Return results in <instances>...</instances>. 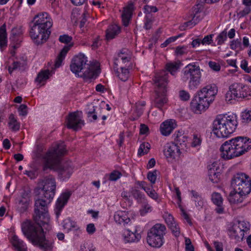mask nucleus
Returning a JSON list of instances; mask_svg holds the SVG:
<instances>
[{
  "label": "nucleus",
  "mask_w": 251,
  "mask_h": 251,
  "mask_svg": "<svg viewBox=\"0 0 251 251\" xmlns=\"http://www.w3.org/2000/svg\"><path fill=\"white\" fill-rule=\"evenodd\" d=\"M52 200L46 196L40 197V193H38L34 203V222L27 220L22 224L25 236L33 245L43 251H51L53 248V240L46 238L42 228L49 222L48 205Z\"/></svg>",
  "instance_id": "obj_1"
},
{
  "label": "nucleus",
  "mask_w": 251,
  "mask_h": 251,
  "mask_svg": "<svg viewBox=\"0 0 251 251\" xmlns=\"http://www.w3.org/2000/svg\"><path fill=\"white\" fill-rule=\"evenodd\" d=\"M66 151L64 143L61 142L47 152L44 157L43 171H46L48 169L54 170L58 172V177L62 180L69 179L74 169L71 161L61 162V157Z\"/></svg>",
  "instance_id": "obj_2"
},
{
  "label": "nucleus",
  "mask_w": 251,
  "mask_h": 251,
  "mask_svg": "<svg viewBox=\"0 0 251 251\" xmlns=\"http://www.w3.org/2000/svg\"><path fill=\"white\" fill-rule=\"evenodd\" d=\"M250 149L251 139L238 136L225 142L220 150L222 157L228 160L243 155Z\"/></svg>",
  "instance_id": "obj_3"
},
{
  "label": "nucleus",
  "mask_w": 251,
  "mask_h": 251,
  "mask_svg": "<svg viewBox=\"0 0 251 251\" xmlns=\"http://www.w3.org/2000/svg\"><path fill=\"white\" fill-rule=\"evenodd\" d=\"M70 67L72 73L83 77L86 81L90 82L91 79H95L98 75L95 66L88 63L87 57L82 53L74 57Z\"/></svg>",
  "instance_id": "obj_4"
},
{
  "label": "nucleus",
  "mask_w": 251,
  "mask_h": 251,
  "mask_svg": "<svg viewBox=\"0 0 251 251\" xmlns=\"http://www.w3.org/2000/svg\"><path fill=\"white\" fill-rule=\"evenodd\" d=\"M218 92V88L214 84L206 85L197 93L191 102V107L197 114L207 109L213 101Z\"/></svg>",
  "instance_id": "obj_5"
},
{
  "label": "nucleus",
  "mask_w": 251,
  "mask_h": 251,
  "mask_svg": "<svg viewBox=\"0 0 251 251\" xmlns=\"http://www.w3.org/2000/svg\"><path fill=\"white\" fill-rule=\"evenodd\" d=\"M237 125L235 114L218 115L213 122L212 131L218 138H227L235 131Z\"/></svg>",
  "instance_id": "obj_6"
},
{
  "label": "nucleus",
  "mask_w": 251,
  "mask_h": 251,
  "mask_svg": "<svg viewBox=\"0 0 251 251\" xmlns=\"http://www.w3.org/2000/svg\"><path fill=\"white\" fill-rule=\"evenodd\" d=\"M201 76L200 68L195 64H189L181 71V79L184 82L188 81V87L190 90L198 88L201 83Z\"/></svg>",
  "instance_id": "obj_7"
},
{
  "label": "nucleus",
  "mask_w": 251,
  "mask_h": 251,
  "mask_svg": "<svg viewBox=\"0 0 251 251\" xmlns=\"http://www.w3.org/2000/svg\"><path fill=\"white\" fill-rule=\"evenodd\" d=\"M166 227L164 225L156 224L148 231L147 241L148 244L154 248L161 247L164 242Z\"/></svg>",
  "instance_id": "obj_8"
},
{
  "label": "nucleus",
  "mask_w": 251,
  "mask_h": 251,
  "mask_svg": "<svg viewBox=\"0 0 251 251\" xmlns=\"http://www.w3.org/2000/svg\"><path fill=\"white\" fill-rule=\"evenodd\" d=\"M56 182L55 178L52 176H49L41 179L39 183L38 193L40 197H48L53 199L55 194Z\"/></svg>",
  "instance_id": "obj_9"
},
{
  "label": "nucleus",
  "mask_w": 251,
  "mask_h": 251,
  "mask_svg": "<svg viewBox=\"0 0 251 251\" xmlns=\"http://www.w3.org/2000/svg\"><path fill=\"white\" fill-rule=\"evenodd\" d=\"M231 186L236 191L248 195L251 191V180L248 176L244 173L235 175L231 180Z\"/></svg>",
  "instance_id": "obj_10"
},
{
  "label": "nucleus",
  "mask_w": 251,
  "mask_h": 251,
  "mask_svg": "<svg viewBox=\"0 0 251 251\" xmlns=\"http://www.w3.org/2000/svg\"><path fill=\"white\" fill-rule=\"evenodd\" d=\"M30 36L36 45H40L46 42L50 34V31H47L32 21L30 24Z\"/></svg>",
  "instance_id": "obj_11"
},
{
  "label": "nucleus",
  "mask_w": 251,
  "mask_h": 251,
  "mask_svg": "<svg viewBox=\"0 0 251 251\" xmlns=\"http://www.w3.org/2000/svg\"><path fill=\"white\" fill-rule=\"evenodd\" d=\"M169 73L167 71H161L155 74L153 79L156 87L155 92L167 93Z\"/></svg>",
  "instance_id": "obj_12"
},
{
  "label": "nucleus",
  "mask_w": 251,
  "mask_h": 251,
  "mask_svg": "<svg viewBox=\"0 0 251 251\" xmlns=\"http://www.w3.org/2000/svg\"><path fill=\"white\" fill-rule=\"evenodd\" d=\"M244 88V86L241 83H235L231 85L226 95V100L230 101L232 99L245 97Z\"/></svg>",
  "instance_id": "obj_13"
},
{
  "label": "nucleus",
  "mask_w": 251,
  "mask_h": 251,
  "mask_svg": "<svg viewBox=\"0 0 251 251\" xmlns=\"http://www.w3.org/2000/svg\"><path fill=\"white\" fill-rule=\"evenodd\" d=\"M163 153L167 159H175L181 154L180 147L173 142L168 143L163 147Z\"/></svg>",
  "instance_id": "obj_14"
},
{
  "label": "nucleus",
  "mask_w": 251,
  "mask_h": 251,
  "mask_svg": "<svg viewBox=\"0 0 251 251\" xmlns=\"http://www.w3.org/2000/svg\"><path fill=\"white\" fill-rule=\"evenodd\" d=\"M67 121V127L75 131L80 129L84 124L76 112L70 113L68 116Z\"/></svg>",
  "instance_id": "obj_15"
},
{
  "label": "nucleus",
  "mask_w": 251,
  "mask_h": 251,
  "mask_svg": "<svg viewBox=\"0 0 251 251\" xmlns=\"http://www.w3.org/2000/svg\"><path fill=\"white\" fill-rule=\"evenodd\" d=\"M46 12L39 14L34 17L32 22L45 28L47 31H50L49 29L52 26V24Z\"/></svg>",
  "instance_id": "obj_16"
},
{
  "label": "nucleus",
  "mask_w": 251,
  "mask_h": 251,
  "mask_svg": "<svg viewBox=\"0 0 251 251\" xmlns=\"http://www.w3.org/2000/svg\"><path fill=\"white\" fill-rule=\"evenodd\" d=\"M70 196V192H67L62 193L60 196L57 199L55 204V208L54 209L57 218H58L59 216L62 209L67 204Z\"/></svg>",
  "instance_id": "obj_17"
},
{
  "label": "nucleus",
  "mask_w": 251,
  "mask_h": 251,
  "mask_svg": "<svg viewBox=\"0 0 251 251\" xmlns=\"http://www.w3.org/2000/svg\"><path fill=\"white\" fill-rule=\"evenodd\" d=\"M174 142L177 147H180V150L184 149L188 142V137L184 134L182 130H178L173 135Z\"/></svg>",
  "instance_id": "obj_18"
},
{
  "label": "nucleus",
  "mask_w": 251,
  "mask_h": 251,
  "mask_svg": "<svg viewBox=\"0 0 251 251\" xmlns=\"http://www.w3.org/2000/svg\"><path fill=\"white\" fill-rule=\"evenodd\" d=\"M247 195L241 191H236L234 189L230 192L227 199L231 204H236L243 202Z\"/></svg>",
  "instance_id": "obj_19"
},
{
  "label": "nucleus",
  "mask_w": 251,
  "mask_h": 251,
  "mask_svg": "<svg viewBox=\"0 0 251 251\" xmlns=\"http://www.w3.org/2000/svg\"><path fill=\"white\" fill-rule=\"evenodd\" d=\"M217 165V163L214 162L208 166L209 178L214 183H218L220 180V173L218 171L219 168L216 166Z\"/></svg>",
  "instance_id": "obj_20"
},
{
  "label": "nucleus",
  "mask_w": 251,
  "mask_h": 251,
  "mask_svg": "<svg viewBox=\"0 0 251 251\" xmlns=\"http://www.w3.org/2000/svg\"><path fill=\"white\" fill-rule=\"evenodd\" d=\"M176 125L172 120H167L160 125V130L162 135L168 136L176 127Z\"/></svg>",
  "instance_id": "obj_21"
},
{
  "label": "nucleus",
  "mask_w": 251,
  "mask_h": 251,
  "mask_svg": "<svg viewBox=\"0 0 251 251\" xmlns=\"http://www.w3.org/2000/svg\"><path fill=\"white\" fill-rule=\"evenodd\" d=\"M229 235L231 239L239 242L243 240L244 233L242 230L240 229L236 225H233L229 229Z\"/></svg>",
  "instance_id": "obj_22"
},
{
  "label": "nucleus",
  "mask_w": 251,
  "mask_h": 251,
  "mask_svg": "<svg viewBox=\"0 0 251 251\" xmlns=\"http://www.w3.org/2000/svg\"><path fill=\"white\" fill-rule=\"evenodd\" d=\"M133 9V3L129 4L127 7L123 10L122 14L123 24L125 26H127L131 18L132 10Z\"/></svg>",
  "instance_id": "obj_23"
},
{
  "label": "nucleus",
  "mask_w": 251,
  "mask_h": 251,
  "mask_svg": "<svg viewBox=\"0 0 251 251\" xmlns=\"http://www.w3.org/2000/svg\"><path fill=\"white\" fill-rule=\"evenodd\" d=\"M72 46V45L65 46L60 51V53H59V54L58 55L55 59L54 63L55 68H59L61 65L63 60L64 59L67 52L70 50V48Z\"/></svg>",
  "instance_id": "obj_24"
},
{
  "label": "nucleus",
  "mask_w": 251,
  "mask_h": 251,
  "mask_svg": "<svg viewBox=\"0 0 251 251\" xmlns=\"http://www.w3.org/2000/svg\"><path fill=\"white\" fill-rule=\"evenodd\" d=\"M156 97L154 99L155 106L161 109L162 107L167 103L166 93L155 92Z\"/></svg>",
  "instance_id": "obj_25"
},
{
  "label": "nucleus",
  "mask_w": 251,
  "mask_h": 251,
  "mask_svg": "<svg viewBox=\"0 0 251 251\" xmlns=\"http://www.w3.org/2000/svg\"><path fill=\"white\" fill-rule=\"evenodd\" d=\"M114 218L117 223L124 225L128 224L130 221L127 214L124 211L116 212L114 215Z\"/></svg>",
  "instance_id": "obj_26"
},
{
  "label": "nucleus",
  "mask_w": 251,
  "mask_h": 251,
  "mask_svg": "<svg viewBox=\"0 0 251 251\" xmlns=\"http://www.w3.org/2000/svg\"><path fill=\"white\" fill-rule=\"evenodd\" d=\"M101 108L100 106H93V109L91 110L86 111V114L87 115V117L89 119V120L90 122H94L97 120L98 119V116H100V111Z\"/></svg>",
  "instance_id": "obj_27"
},
{
  "label": "nucleus",
  "mask_w": 251,
  "mask_h": 251,
  "mask_svg": "<svg viewBox=\"0 0 251 251\" xmlns=\"http://www.w3.org/2000/svg\"><path fill=\"white\" fill-rule=\"evenodd\" d=\"M120 32V28L117 25H110L106 30V37L107 40L112 39Z\"/></svg>",
  "instance_id": "obj_28"
},
{
  "label": "nucleus",
  "mask_w": 251,
  "mask_h": 251,
  "mask_svg": "<svg viewBox=\"0 0 251 251\" xmlns=\"http://www.w3.org/2000/svg\"><path fill=\"white\" fill-rule=\"evenodd\" d=\"M129 193L138 203L144 201L146 198L145 195L136 187H132Z\"/></svg>",
  "instance_id": "obj_29"
},
{
  "label": "nucleus",
  "mask_w": 251,
  "mask_h": 251,
  "mask_svg": "<svg viewBox=\"0 0 251 251\" xmlns=\"http://www.w3.org/2000/svg\"><path fill=\"white\" fill-rule=\"evenodd\" d=\"M12 243L17 251H26L23 241L19 239L17 236H13Z\"/></svg>",
  "instance_id": "obj_30"
},
{
  "label": "nucleus",
  "mask_w": 251,
  "mask_h": 251,
  "mask_svg": "<svg viewBox=\"0 0 251 251\" xmlns=\"http://www.w3.org/2000/svg\"><path fill=\"white\" fill-rule=\"evenodd\" d=\"M7 46V34L6 25L4 24L0 27V48L2 49Z\"/></svg>",
  "instance_id": "obj_31"
},
{
  "label": "nucleus",
  "mask_w": 251,
  "mask_h": 251,
  "mask_svg": "<svg viewBox=\"0 0 251 251\" xmlns=\"http://www.w3.org/2000/svg\"><path fill=\"white\" fill-rule=\"evenodd\" d=\"M179 67L180 63H179L176 62L168 63L166 64V70L164 71H167L169 74L170 73L172 75H175Z\"/></svg>",
  "instance_id": "obj_32"
},
{
  "label": "nucleus",
  "mask_w": 251,
  "mask_h": 251,
  "mask_svg": "<svg viewBox=\"0 0 251 251\" xmlns=\"http://www.w3.org/2000/svg\"><path fill=\"white\" fill-rule=\"evenodd\" d=\"M121 72L117 71L116 72L117 76L119 78L120 80L123 81H126L129 76V72L128 69L124 66L121 67Z\"/></svg>",
  "instance_id": "obj_33"
},
{
  "label": "nucleus",
  "mask_w": 251,
  "mask_h": 251,
  "mask_svg": "<svg viewBox=\"0 0 251 251\" xmlns=\"http://www.w3.org/2000/svg\"><path fill=\"white\" fill-rule=\"evenodd\" d=\"M63 227L68 232L73 230L74 228H77V224L70 218L66 219L63 221Z\"/></svg>",
  "instance_id": "obj_34"
},
{
  "label": "nucleus",
  "mask_w": 251,
  "mask_h": 251,
  "mask_svg": "<svg viewBox=\"0 0 251 251\" xmlns=\"http://www.w3.org/2000/svg\"><path fill=\"white\" fill-rule=\"evenodd\" d=\"M141 238V235L139 234H136L127 230L126 235L125 236V239L128 242H138Z\"/></svg>",
  "instance_id": "obj_35"
},
{
  "label": "nucleus",
  "mask_w": 251,
  "mask_h": 251,
  "mask_svg": "<svg viewBox=\"0 0 251 251\" xmlns=\"http://www.w3.org/2000/svg\"><path fill=\"white\" fill-rule=\"evenodd\" d=\"M129 57H130V56L128 53V50L126 49H123L118 53L117 56L115 58L114 64L116 65H118V63H121L122 60H124L126 58Z\"/></svg>",
  "instance_id": "obj_36"
},
{
  "label": "nucleus",
  "mask_w": 251,
  "mask_h": 251,
  "mask_svg": "<svg viewBox=\"0 0 251 251\" xmlns=\"http://www.w3.org/2000/svg\"><path fill=\"white\" fill-rule=\"evenodd\" d=\"M139 203L142 204V208L140 209V212L141 215H144L147 213L151 211V207L149 204L147 198L144 201H142Z\"/></svg>",
  "instance_id": "obj_37"
},
{
  "label": "nucleus",
  "mask_w": 251,
  "mask_h": 251,
  "mask_svg": "<svg viewBox=\"0 0 251 251\" xmlns=\"http://www.w3.org/2000/svg\"><path fill=\"white\" fill-rule=\"evenodd\" d=\"M50 75V71L48 70L42 71L40 72L36 78V81L41 83L46 81Z\"/></svg>",
  "instance_id": "obj_38"
},
{
  "label": "nucleus",
  "mask_w": 251,
  "mask_h": 251,
  "mask_svg": "<svg viewBox=\"0 0 251 251\" xmlns=\"http://www.w3.org/2000/svg\"><path fill=\"white\" fill-rule=\"evenodd\" d=\"M9 125L10 126V128L13 131H17L20 128V124L17 122L16 119L15 118L13 114H11L9 116Z\"/></svg>",
  "instance_id": "obj_39"
},
{
  "label": "nucleus",
  "mask_w": 251,
  "mask_h": 251,
  "mask_svg": "<svg viewBox=\"0 0 251 251\" xmlns=\"http://www.w3.org/2000/svg\"><path fill=\"white\" fill-rule=\"evenodd\" d=\"M191 193L194 198V200L196 202V206L201 208L203 205V201L201 196L194 190L191 191Z\"/></svg>",
  "instance_id": "obj_40"
},
{
  "label": "nucleus",
  "mask_w": 251,
  "mask_h": 251,
  "mask_svg": "<svg viewBox=\"0 0 251 251\" xmlns=\"http://www.w3.org/2000/svg\"><path fill=\"white\" fill-rule=\"evenodd\" d=\"M151 146L147 142H144L141 144L138 149V154L140 156H142L147 154L150 149Z\"/></svg>",
  "instance_id": "obj_41"
},
{
  "label": "nucleus",
  "mask_w": 251,
  "mask_h": 251,
  "mask_svg": "<svg viewBox=\"0 0 251 251\" xmlns=\"http://www.w3.org/2000/svg\"><path fill=\"white\" fill-rule=\"evenodd\" d=\"M22 33V30L21 26L14 27L11 30L10 39L13 41H15L17 40V37L19 36Z\"/></svg>",
  "instance_id": "obj_42"
},
{
  "label": "nucleus",
  "mask_w": 251,
  "mask_h": 251,
  "mask_svg": "<svg viewBox=\"0 0 251 251\" xmlns=\"http://www.w3.org/2000/svg\"><path fill=\"white\" fill-rule=\"evenodd\" d=\"M211 199L213 202L217 206H220L223 204V198L221 194L218 193H213Z\"/></svg>",
  "instance_id": "obj_43"
},
{
  "label": "nucleus",
  "mask_w": 251,
  "mask_h": 251,
  "mask_svg": "<svg viewBox=\"0 0 251 251\" xmlns=\"http://www.w3.org/2000/svg\"><path fill=\"white\" fill-rule=\"evenodd\" d=\"M227 39V32L226 29L221 32L217 37V44L222 45Z\"/></svg>",
  "instance_id": "obj_44"
},
{
  "label": "nucleus",
  "mask_w": 251,
  "mask_h": 251,
  "mask_svg": "<svg viewBox=\"0 0 251 251\" xmlns=\"http://www.w3.org/2000/svg\"><path fill=\"white\" fill-rule=\"evenodd\" d=\"M157 171L154 170L152 172H149L147 174V178L151 184H154L156 180Z\"/></svg>",
  "instance_id": "obj_45"
},
{
  "label": "nucleus",
  "mask_w": 251,
  "mask_h": 251,
  "mask_svg": "<svg viewBox=\"0 0 251 251\" xmlns=\"http://www.w3.org/2000/svg\"><path fill=\"white\" fill-rule=\"evenodd\" d=\"M122 176V174L118 171H113L109 174V179L110 181H116Z\"/></svg>",
  "instance_id": "obj_46"
},
{
  "label": "nucleus",
  "mask_w": 251,
  "mask_h": 251,
  "mask_svg": "<svg viewBox=\"0 0 251 251\" xmlns=\"http://www.w3.org/2000/svg\"><path fill=\"white\" fill-rule=\"evenodd\" d=\"M179 97L180 100L183 101H188L190 98L189 93L184 90L179 91Z\"/></svg>",
  "instance_id": "obj_47"
},
{
  "label": "nucleus",
  "mask_w": 251,
  "mask_h": 251,
  "mask_svg": "<svg viewBox=\"0 0 251 251\" xmlns=\"http://www.w3.org/2000/svg\"><path fill=\"white\" fill-rule=\"evenodd\" d=\"M168 227L170 228L172 233L175 236L177 237L179 235L180 229L176 222L169 226Z\"/></svg>",
  "instance_id": "obj_48"
},
{
  "label": "nucleus",
  "mask_w": 251,
  "mask_h": 251,
  "mask_svg": "<svg viewBox=\"0 0 251 251\" xmlns=\"http://www.w3.org/2000/svg\"><path fill=\"white\" fill-rule=\"evenodd\" d=\"M187 47L178 46L176 48L175 53L177 55H182L187 53Z\"/></svg>",
  "instance_id": "obj_49"
},
{
  "label": "nucleus",
  "mask_w": 251,
  "mask_h": 251,
  "mask_svg": "<svg viewBox=\"0 0 251 251\" xmlns=\"http://www.w3.org/2000/svg\"><path fill=\"white\" fill-rule=\"evenodd\" d=\"M241 117L243 123H247L251 121V114L249 111L242 112Z\"/></svg>",
  "instance_id": "obj_50"
},
{
  "label": "nucleus",
  "mask_w": 251,
  "mask_h": 251,
  "mask_svg": "<svg viewBox=\"0 0 251 251\" xmlns=\"http://www.w3.org/2000/svg\"><path fill=\"white\" fill-rule=\"evenodd\" d=\"M72 40V37L67 34L60 35L59 38V41L63 43L68 44Z\"/></svg>",
  "instance_id": "obj_51"
},
{
  "label": "nucleus",
  "mask_w": 251,
  "mask_h": 251,
  "mask_svg": "<svg viewBox=\"0 0 251 251\" xmlns=\"http://www.w3.org/2000/svg\"><path fill=\"white\" fill-rule=\"evenodd\" d=\"M26 65L25 62H20V61H14L12 64V70L17 69H22Z\"/></svg>",
  "instance_id": "obj_52"
},
{
  "label": "nucleus",
  "mask_w": 251,
  "mask_h": 251,
  "mask_svg": "<svg viewBox=\"0 0 251 251\" xmlns=\"http://www.w3.org/2000/svg\"><path fill=\"white\" fill-rule=\"evenodd\" d=\"M209 67L213 71L218 72L221 69V66L217 62L213 61H209L208 63Z\"/></svg>",
  "instance_id": "obj_53"
},
{
  "label": "nucleus",
  "mask_w": 251,
  "mask_h": 251,
  "mask_svg": "<svg viewBox=\"0 0 251 251\" xmlns=\"http://www.w3.org/2000/svg\"><path fill=\"white\" fill-rule=\"evenodd\" d=\"M241 68L244 70L245 72L250 73L251 72V66L248 67V62L246 60H243L241 61Z\"/></svg>",
  "instance_id": "obj_54"
},
{
  "label": "nucleus",
  "mask_w": 251,
  "mask_h": 251,
  "mask_svg": "<svg viewBox=\"0 0 251 251\" xmlns=\"http://www.w3.org/2000/svg\"><path fill=\"white\" fill-rule=\"evenodd\" d=\"M143 112V108L139 106V104H136V108L135 110V113L136 114L137 117L134 118L132 120L134 121L137 119V118L139 117Z\"/></svg>",
  "instance_id": "obj_55"
},
{
  "label": "nucleus",
  "mask_w": 251,
  "mask_h": 251,
  "mask_svg": "<svg viewBox=\"0 0 251 251\" xmlns=\"http://www.w3.org/2000/svg\"><path fill=\"white\" fill-rule=\"evenodd\" d=\"M27 106L25 104H21L18 108L20 115L23 116H25L27 114Z\"/></svg>",
  "instance_id": "obj_56"
},
{
  "label": "nucleus",
  "mask_w": 251,
  "mask_h": 251,
  "mask_svg": "<svg viewBox=\"0 0 251 251\" xmlns=\"http://www.w3.org/2000/svg\"><path fill=\"white\" fill-rule=\"evenodd\" d=\"M145 13H150L151 12H156L158 11L156 7L153 6H149L146 5L144 6Z\"/></svg>",
  "instance_id": "obj_57"
},
{
  "label": "nucleus",
  "mask_w": 251,
  "mask_h": 251,
  "mask_svg": "<svg viewBox=\"0 0 251 251\" xmlns=\"http://www.w3.org/2000/svg\"><path fill=\"white\" fill-rule=\"evenodd\" d=\"M213 36V34H210L208 35L207 36H205L203 39L201 40V43L203 45L204 44H207L209 45L211 44L212 41V37Z\"/></svg>",
  "instance_id": "obj_58"
},
{
  "label": "nucleus",
  "mask_w": 251,
  "mask_h": 251,
  "mask_svg": "<svg viewBox=\"0 0 251 251\" xmlns=\"http://www.w3.org/2000/svg\"><path fill=\"white\" fill-rule=\"evenodd\" d=\"M251 11V9L250 7H247L245 8L243 10H241L239 13H238L237 15L240 18H242L249 14Z\"/></svg>",
  "instance_id": "obj_59"
},
{
  "label": "nucleus",
  "mask_w": 251,
  "mask_h": 251,
  "mask_svg": "<svg viewBox=\"0 0 251 251\" xmlns=\"http://www.w3.org/2000/svg\"><path fill=\"white\" fill-rule=\"evenodd\" d=\"M198 12V11L196 12V14L194 16L192 20L187 22V24L190 28H191L193 26L195 25L200 21V20H197V17H196V15Z\"/></svg>",
  "instance_id": "obj_60"
},
{
  "label": "nucleus",
  "mask_w": 251,
  "mask_h": 251,
  "mask_svg": "<svg viewBox=\"0 0 251 251\" xmlns=\"http://www.w3.org/2000/svg\"><path fill=\"white\" fill-rule=\"evenodd\" d=\"M178 38V36H174L170 37L168 39H167L163 43L161 44V48H165L167 47L170 43H171L172 42H174L176 41V39Z\"/></svg>",
  "instance_id": "obj_61"
},
{
  "label": "nucleus",
  "mask_w": 251,
  "mask_h": 251,
  "mask_svg": "<svg viewBox=\"0 0 251 251\" xmlns=\"http://www.w3.org/2000/svg\"><path fill=\"white\" fill-rule=\"evenodd\" d=\"M86 231L89 234H93L96 231V227L94 224H89L86 227Z\"/></svg>",
  "instance_id": "obj_62"
},
{
  "label": "nucleus",
  "mask_w": 251,
  "mask_h": 251,
  "mask_svg": "<svg viewBox=\"0 0 251 251\" xmlns=\"http://www.w3.org/2000/svg\"><path fill=\"white\" fill-rule=\"evenodd\" d=\"M165 220L168 226L175 223L174 217L170 214L166 216Z\"/></svg>",
  "instance_id": "obj_63"
},
{
  "label": "nucleus",
  "mask_w": 251,
  "mask_h": 251,
  "mask_svg": "<svg viewBox=\"0 0 251 251\" xmlns=\"http://www.w3.org/2000/svg\"><path fill=\"white\" fill-rule=\"evenodd\" d=\"M149 127L145 124L140 125V133L141 134H146L149 132Z\"/></svg>",
  "instance_id": "obj_64"
}]
</instances>
